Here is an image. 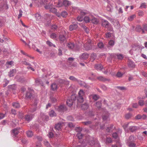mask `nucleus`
I'll use <instances>...</instances> for the list:
<instances>
[{
    "mask_svg": "<svg viewBox=\"0 0 147 147\" xmlns=\"http://www.w3.org/2000/svg\"><path fill=\"white\" fill-rule=\"evenodd\" d=\"M67 15V12L66 11L63 12L61 14V16L63 17H66Z\"/></svg>",
    "mask_w": 147,
    "mask_h": 147,
    "instance_id": "48",
    "label": "nucleus"
},
{
    "mask_svg": "<svg viewBox=\"0 0 147 147\" xmlns=\"http://www.w3.org/2000/svg\"><path fill=\"white\" fill-rule=\"evenodd\" d=\"M88 54L86 53H84L81 55V58L83 59H88Z\"/></svg>",
    "mask_w": 147,
    "mask_h": 147,
    "instance_id": "15",
    "label": "nucleus"
},
{
    "mask_svg": "<svg viewBox=\"0 0 147 147\" xmlns=\"http://www.w3.org/2000/svg\"><path fill=\"white\" fill-rule=\"evenodd\" d=\"M23 63L26 65H29V66L27 67L28 69H30L32 71H34L35 69L32 67L31 65L29 64L26 61L23 62Z\"/></svg>",
    "mask_w": 147,
    "mask_h": 147,
    "instance_id": "12",
    "label": "nucleus"
},
{
    "mask_svg": "<svg viewBox=\"0 0 147 147\" xmlns=\"http://www.w3.org/2000/svg\"><path fill=\"white\" fill-rule=\"evenodd\" d=\"M22 11L21 10H19V13L18 15V19L20 18L21 17H22Z\"/></svg>",
    "mask_w": 147,
    "mask_h": 147,
    "instance_id": "61",
    "label": "nucleus"
},
{
    "mask_svg": "<svg viewBox=\"0 0 147 147\" xmlns=\"http://www.w3.org/2000/svg\"><path fill=\"white\" fill-rule=\"evenodd\" d=\"M58 110L59 111H63L66 110V109L64 105H61L58 107Z\"/></svg>",
    "mask_w": 147,
    "mask_h": 147,
    "instance_id": "17",
    "label": "nucleus"
},
{
    "mask_svg": "<svg viewBox=\"0 0 147 147\" xmlns=\"http://www.w3.org/2000/svg\"><path fill=\"white\" fill-rule=\"evenodd\" d=\"M96 54L92 53L91 54L90 57V60L93 61L96 58Z\"/></svg>",
    "mask_w": 147,
    "mask_h": 147,
    "instance_id": "20",
    "label": "nucleus"
},
{
    "mask_svg": "<svg viewBox=\"0 0 147 147\" xmlns=\"http://www.w3.org/2000/svg\"><path fill=\"white\" fill-rule=\"evenodd\" d=\"M13 63V61H8L6 63V66L7 67H9L8 66L9 65H11Z\"/></svg>",
    "mask_w": 147,
    "mask_h": 147,
    "instance_id": "45",
    "label": "nucleus"
},
{
    "mask_svg": "<svg viewBox=\"0 0 147 147\" xmlns=\"http://www.w3.org/2000/svg\"><path fill=\"white\" fill-rule=\"evenodd\" d=\"M106 37L107 38H110L111 36V33L109 32H107L105 34Z\"/></svg>",
    "mask_w": 147,
    "mask_h": 147,
    "instance_id": "52",
    "label": "nucleus"
},
{
    "mask_svg": "<svg viewBox=\"0 0 147 147\" xmlns=\"http://www.w3.org/2000/svg\"><path fill=\"white\" fill-rule=\"evenodd\" d=\"M49 115L51 117H53L56 116V114L53 110H51L49 113Z\"/></svg>",
    "mask_w": 147,
    "mask_h": 147,
    "instance_id": "32",
    "label": "nucleus"
},
{
    "mask_svg": "<svg viewBox=\"0 0 147 147\" xmlns=\"http://www.w3.org/2000/svg\"><path fill=\"white\" fill-rule=\"evenodd\" d=\"M136 17V15L135 14L132 15L128 17V20L130 21H132Z\"/></svg>",
    "mask_w": 147,
    "mask_h": 147,
    "instance_id": "29",
    "label": "nucleus"
},
{
    "mask_svg": "<svg viewBox=\"0 0 147 147\" xmlns=\"http://www.w3.org/2000/svg\"><path fill=\"white\" fill-rule=\"evenodd\" d=\"M67 46L69 48L71 49H73L74 47V44L71 42H69Z\"/></svg>",
    "mask_w": 147,
    "mask_h": 147,
    "instance_id": "31",
    "label": "nucleus"
},
{
    "mask_svg": "<svg viewBox=\"0 0 147 147\" xmlns=\"http://www.w3.org/2000/svg\"><path fill=\"white\" fill-rule=\"evenodd\" d=\"M85 96L84 92L82 89L80 90L78 93L77 99L78 101L82 103L84 101V98Z\"/></svg>",
    "mask_w": 147,
    "mask_h": 147,
    "instance_id": "2",
    "label": "nucleus"
},
{
    "mask_svg": "<svg viewBox=\"0 0 147 147\" xmlns=\"http://www.w3.org/2000/svg\"><path fill=\"white\" fill-rule=\"evenodd\" d=\"M3 52L4 53V54L6 55H8L7 54H9V52L7 49H4L3 50H2Z\"/></svg>",
    "mask_w": 147,
    "mask_h": 147,
    "instance_id": "50",
    "label": "nucleus"
},
{
    "mask_svg": "<svg viewBox=\"0 0 147 147\" xmlns=\"http://www.w3.org/2000/svg\"><path fill=\"white\" fill-rule=\"evenodd\" d=\"M51 88L52 90H56L57 88V86L56 84L53 83L51 85Z\"/></svg>",
    "mask_w": 147,
    "mask_h": 147,
    "instance_id": "34",
    "label": "nucleus"
},
{
    "mask_svg": "<svg viewBox=\"0 0 147 147\" xmlns=\"http://www.w3.org/2000/svg\"><path fill=\"white\" fill-rule=\"evenodd\" d=\"M132 107L133 108H136L138 107V105L137 103H135L133 104Z\"/></svg>",
    "mask_w": 147,
    "mask_h": 147,
    "instance_id": "64",
    "label": "nucleus"
},
{
    "mask_svg": "<svg viewBox=\"0 0 147 147\" xmlns=\"http://www.w3.org/2000/svg\"><path fill=\"white\" fill-rule=\"evenodd\" d=\"M12 105L14 107L16 108H19L20 107V104L18 102L13 103L12 104Z\"/></svg>",
    "mask_w": 147,
    "mask_h": 147,
    "instance_id": "28",
    "label": "nucleus"
},
{
    "mask_svg": "<svg viewBox=\"0 0 147 147\" xmlns=\"http://www.w3.org/2000/svg\"><path fill=\"white\" fill-rule=\"evenodd\" d=\"M89 144L91 146L94 145L95 143V140L92 137L90 138V140L89 141Z\"/></svg>",
    "mask_w": 147,
    "mask_h": 147,
    "instance_id": "16",
    "label": "nucleus"
},
{
    "mask_svg": "<svg viewBox=\"0 0 147 147\" xmlns=\"http://www.w3.org/2000/svg\"><path fill=\"white\" fill-rule=\"evenodd\" d=\"M77 19V20L80 22L82 21L84 19V18L82 16H78Z\"/></svg>",
    "mask_w": 147,
    "mask_h": 147,
    "instance_id": "44",
    "label": "nucleus"
},
{
    "mask_svg": "<svg viewBox=\"0 0 147 147\" xmlns=\"http://www.w3.org/2000/svg\"><path fill=\"white\" fill-rule=\"evenodd\" d=\"M92 22L94 24H96L99 22V20L94 17H92L91 18Z\"/></svg>",
    "mask_w": 147,
    "mask_h": 147,
    "instance_id": "11",
    "label": "nucleus"
},
{
    "mask_svg": "<svg viewBox=\"0 0 147 147\" xmlns=\"http://www.w3.org/2000/svg\"><path fill=\"white\" fill-rule=\"evenodd\" d=\"M117 57L119 59H121L123 58V57L122 55L121 54H119L117 55Z\"/></svg>",
    "mask_w": 147,
    "mask_h": 147,
    "instance_id": "63",
    "label": "nucleus"
},
{
    "mask_svg": "<svg viewBox=\"0 0 147 147\" xmlns=\"http://www.w3.org/2000/svg\"><path fill=\"white\" fill-rule=\"evenodd\" d=\"M76 130L77 132H80L82 131V128L79 127H77L76 128Z\"/></svg>",
    "mask_w": 147,
    "mask_h": 147,
    "instance_id": "58",
    "label": "nucleus"
},
{
    "mask_svg": "<svg viewBox=\"0 0 147 147\" xmlns=\"http://www.w3.org/2000/svg\"><path fill=\"white\" fill-rule=\"evenodd\" d=\"M113 125H111L108 126L107 127V128L106 129V130L107 131L109 132H111L113 130Z\"/></svg>",
    "mask_w": 147,
    "mask_h": 147,
    "instance_id": "19",
    "label": "nucleus"
},
{
    "mask_svg": "<svg viewBox=\"0 0 147 147\" xmlns=\"http://www.w3.org/2000/svg\"><path fill=\"white\" fill-rule=\"evenodd\" d=\"M128 142L129 146V147H134L136 146V144L134 143V142Z\"/></svg>",
    "mask_w": 147,
    "mask_h": 147,
    "instance_id": "38",
    "label": "nucleus"
},
{
    "mask_svg": "<svg viewBox=\"0 0 147 147\" xmlns=\"http://www.w3.org/2000/svg\"><path fill=\"white\" fill-rule=\"evenodd\" d=\"M138 15L140 16H142L144 15V12L143 11H140L138 13Z\"/></svg>",
    "mask_w": 147,
    "mask_h": 147,
    "instance_id": "51",
    "label": "nucleus"
},
{
    "mask_svg": "<svg viewBox=\"0 0 147 147\" xmlns=\"http://www.w3.org/2000/svg\"><path fill=\"white\" fill-rule=\"evenodd\" d=\"M26 134L28 137H32L33 135L32 132L30 131H28L26 132Z\"/></svg>",
    "mask_w": 147,
    "mask_h": 147,
    "instance_id": "27",
    "label": "nucleus"
},
{
    "mask_svg": "<svg viewBox=\"0 0 147 147\" xmlns=\"http://www.w3.org/2000/svg\"><path fill=\"white\" fill-rule=\"evenodd\" d=\"M123 75V74L121 73V72L119 71L117 72L116 76L117 77L119 78L122 77Z\"/></svg>",
    "mask_w": 147,
    "mask_h": 147,
    "instance_id": "49",
    "label": "nucleus"
},
{
    "mask_svg": "<svg viewBox=\"0 0 147 147\" xmlns=\"http://www.w3.org/2000/svg\"><path fill=\"white\" fill-rule=\"evenodd\" d=\"M96 106L98 108H100L101 106V103L100 102L98 101L96 103Z\"/></svg>",
    "mask_w": 147,
    "mask_h": 147,
    "instance_id": "39",
    "label": "nucleus"
},
{
    "mask_svg": "<svg viewBox=\"0 0 147 147\" xmlns=\"http://www.w3.org/2000/svg\"><path fill=\"white\" fill-rule=\"evenodd\" d=\"M83 136V135L82 134H81L80 133H79L77 134V137L79 139H81Z\"/></svg>",
    "mask_w": 147,
    "mask_h": 147,
    "instance_id": "60",
    "label": "nucleus"
},
{
    "mask_svg": "<svg viewBox=\"0 0 147 147\" xmlns=\"http://www.w3.org/2000/svg\"><path fill=\"white\" fill-rule=\"evenodd\" d=\"M92 17L91 15H89V16H86L84 18V20L86 23L89 22L90 21Z\"/></svg>",
    "mask_w": 147,
    "mask_h": 147,
    "instance_id": "9",
    "label": "nucleus"
},
{
    "mask_svg": "<svg viewBox=\"0 0 147 147\" xmlns=\"http://www.w3.org/2000/svg\"><path fill=\"white\" fill-rule=\"evenodd\" d=\"M97 78L99 81H105L107 80L104 78L103 77L100 76L97 77Z\"/></svg>",
    "mask_w": 147,
    "mask_h": 147,
    "instance_id": "33",
    "label": "nucleus"
},
{
    "mask_svg": "<svg viewBox=\"0 0 147 147\" xmlns=\"http://www.w3.org/2000/svg\"><path fill=\"white\" fill-rule=\"evenodd\" d=\"M33 115L32 114H31L30 115H26L24 117V119L25 120L27 121H30L33 117Z\"/></svg>",
    "mask_w": 147,
    "mask_h": 147,
    "instance_id": "7",
    "label": "nucleus"
},
{
    "mask_svg": "<svg viewBox=\"0 0 147 147\" xmlns=\"http://www.w3.org/2000/svg\"><path fill=\"white\" fill-rule=\"evenodd\" d=\"M35 17L36 20H40L41 19L40 15L38 13H36L35 14Z\"/></svg>",
    "mask_w": 147,
    "mask_h": 147,
    "instance_id": "37",
    "label": "nucleus"
},
{
    "mask_svg": "<svg viewBox=\"0 0 147 147\" xmlns=\"http://www.w3.org/2000/svg\"><path fill=\"white\" fill-rule=\"evenodd\" d=\"M46 44L49 47L53 46L54 47H55V45L53 44L52 42H51L49 40H48L47 41Z\"/></svg>",
    "mask_w": 147,
    "mask_h": 147,
    "instance_id": "36",
    "label": "nucleus"
},
{
    "mask_svg": "<svg viewBox=\"0 0 147 147\" xmlns=\"http://www.w3.org/2000/svg\"><path fill=\"white\" fill-rule=\"evenodd\" d=\"M131 117V115L130 113H128L126 114L125 115L126 119H129Z\"/></svg>",
    "mask_w": 147,
    "mask_h": 147,
    "instance_id": "46",
    "label": "nucleus"
},
{
    "mask_svg": "<svg viewBox=\"0 0 147 147\" xmlns=\"http://www.w3.org/2000/svg\"><path fill=\"white\" fill-rule=\"evenodd\" d=\"M63 4L66 7L68 6L70 4V2L68 1L64 0L63 1Z\"/></svg>",
    "mask_w": 147,
    "mask_h": 147,
    "instance_id": "21",
    "label": "nucleus"
},
{
    "mask_svg": "<svg viewBox=\"0 0 147 147\" xmlns=\"http://www.w3.org/2000/svg\"><path fill=\"white\" fill-rule=\"evenodd\" d=\"M98 47L101 48L103 47V45L102 42H99L98 44Z\"/></svg>",
    "mask_w": 147,
    "mask_h": 147,
    "instance_id": "53",
    "label": "nucleus"
},
{
    "mask_svg": "<svg viewBox=\"0 0 147 147\" xmlns=\"http://www.w3.org/2000/svg\"><path fill=\"white\" fill-rule=\"evenodd\" d=\"M136 138L134 136H131L129 137L128 142H134L136 140Z\"/></svg>",
    "mask_w": 147,
    "mask_h": 147,
    "instance_id": "10",
    "label": "nucleus"
},
{
    "mask_svg": "<svg viewBox=\"0 0 147 147\" xmlns=\"http://www.w3.org/2000/svg\"><path fill=\"white\" fill-rule=\"evenodd\" d=\"M16 72V70L13 69L11 70L9 73V76L10 77L13 76L14 74Z\"/></svg>",
    "mask_w": 147,
    "mask_h": 147,
    "instance_id": "22",
    "label": "nucleus"
},
{
    "mask_svg": "<svg viewBox=\"0 0 147 147\" xmlns=\"http://www.w3.org/2000/svg\"><path fill=\"white\" fill-rule=\"evenodd\" d=\"M69 79L71 80L77 82H79V81L77 78H76L73 76H70L69 78Z\"/></svg>",
    "mask_w": 147,
    "mask_h": 147,
    "instance_id": "30",
    "label": "nucleus"
},
{
    "mask_svg": "<svg viewBox=\"0 0 147 147\" xmlns=\"http://www.w3.org/2000/svg\"><path fill=\"white\" fill-rule=\"evenodd\" d=\"M95 68L98 70H101L103 68V66L100 64H98L95 65Z\"/></svg>",
    "mask_w": 147,
    "mask_h": 147,
    "instance_id": "14",
    "label": "nucleus"
},
{
    "mask_svg": "<svg viewBox=\"0 0 147 147\" xmlns=\"http://www.w3.org/2000/svg\"><path fill=\"white\" fill-rule=\"evenodd\" d=\"M117 88L118 89L121 90H126L125 88L124 87L117 86Z\"/></svg>",
    "mask_w": 147,
    "mask_h": 147,
    "instance_id": "54",
    "label": "nucleus"
},
{
    "mask_svg": "<svg viewBox=\"0 0 147 147\" xmlns=\"http://www.w3.org/2000/svg\"><path fill=\"white\" fill-rule=\"evenodd\" d=\"M88 107V104L86 103L82 105L81 106V109L82 110L87 109Z\"/></svg>",
    "mask_w": 147,
    "mask_h": 147,
    "instance_id": "18",
    "label": "nucleus"
},
{
    "mask_svg": "<svg viewBox=\"0 0 147 147\" xmlns=\"http://www.w3.org/2000/svg\"><path fill=\"white\" fill-rule=\"evenodd\" d=\"M145 31H147V24H144L143 25L142 32V34L145 33Z\"/></svg>",
    "mask_w": 147,
    "mask_h": 147,
    "instance_id": "25",
    "label": "nucleus"
},
{
    "mask_svg": "<svg viewBox=\"0 0 147 147\" xmlns=\"http://www.w3.org/2000/svg\"><path fill=\"white\" fill-rule=\"evenodd\" d=\"M92 97L93 99L95 100H97L98 98V96L96 95H93Z\"/></svg>",
    "mask_w": 147,
    "mask_h": 147,
    "instance_id": "59",
    "label": "nucleus"
},
{
    "mask_svg": "<svg viewBox=\"0 0 147 147\" xmlns=\"http://www.w3.org/2000/svg\"><path fill=\"white\" fill-rule=\"evenodd\" d=\"M111 70H110V69H107V70L106 71H105L104 72V73L105 74H107V73H109V74H111L112 73V69H111Z\"/></svg>",
    "mask_w": 147,
    "mask_h": 147,
    "instance_id": "41",
    "label": "nucleus"
},
{
    "mask_svg": "<svg viewBox=\"0 0 147 147\" xmlns=\"http://www.w3.org/2000/svg\"><path fill=\"white\" fill-rule=\"evenodd\" d=\"M71 99H68L66 102L67 105L69 107L71 106L73 103V101L76 100V96L74 95H72Z\"/></svg>",
    "mask_w": 147,
    "mask_h": 147,
    "instance_id": "3",
    "label": "nucleus"
},
{
    "mask_svg": "<svg viewBox=\"0 0 147 147\" xmlns=\"http://www.w3.org/2000/svg\"><path fill=\"white\" fill-rule=\"evenodd\" d=\"M112 141V140L111 138L107 137V138L105 143L106 144L111 143Z\"/></svg>",
    "mask_w": 147,
    "mask_h": 147,
    "instance_id": "35",
    "label": "nucleus"
},
{
    "mask_svg": "<svg viewBox=\"0 0 147 147\" xmlns=\"http://www.w3.org/2000/svg\"><path fill=\"white\" fill-rule=\"evenodd\" d=\"M144 101L143 100H140L138 101V104L140 106H143L144 105Z\"/></svg>",
    "mask_w": 147,
    "mask_h": 147,
    "instance_id": "40",
    "label": "nucleus"
},
{
    "mask_svg": "<svg viewBox=\"0 0 147 147\" xmlns=\"http://www.w3.org/2000/svg\"><path fill=\"white\" fill-rule=\"evenodd\" d=\"M114 43V41L113 40H111L109 42V45L111 46H113Z\"/></svg>",
    "mask_w": 147,
    "mask_h": 147,
    "instance_id": "56",
    "label": "nucleus"
},
{
    "mask_svg": "<svg viewBox=\"0 0 147 147\" xmlns=\"http://www.w3.org/2000/svg\"><path fill=\"white\" fill-rule=\"evenodd\" d=\"M13 133L15 134V135H17L19 132V131H18V129H15L13 130Z\"/></svg>",
    "mask_w": 147,
    "mask_h": 147,
    "instance_id": "42",
    "label": "nucleus"
},
{
    "mask_svg": "<svg viewBox=\"0 0 147 147\" xmlns=\"http://www.w3.org/2000/svg\"><path fill=\"white\" fill-rule=\"evenodd\" d=\"M59 39L60 41L63 42L65 40L66 38L64 35H60L59 36Z\"/></svg>",
    "mask_w": 147,
    "mask_h": 147,
    "instance_id": "26",
    "label": "nucleus"
},
{
    "mask_svg": "<svg viewBox=\"0 0 147 147\" xmlns=\"http://www.w3.org/2000/svg\"><path fill=\"white\" fill-rule=\"evenodd\" d=\"M109 22L107 20H102V25L103 26L105 27H107L109 25Z\"/></svg>",
    "mask_w": 147,
    "mask_h": 147,
    "instance_id": "13",
    "label": "nucleus"
},
{
    "mask_svg": "<svg viewBox=\"0 0 147 147\" xmlns=\"http://www.w3.org/2000/svg\"><path fill=\"white\" fill-rule=\"evenodd\" d=\"M65 124L63 123H59L56 125L55 126V129L59 131L63 127V125H65Z\"/></svg>",
    "mask_w": 147,
    "mask_h": 147,
    "instance_id": "5",
    "label": "nucleus"
},
{
    "mask_svg": "<svg viewBox=\"0 0 147 147\" xmlns=\"http://www.w3.org/2000/svg\"><path fill=\"white\" fill-rule=\"evenodd\" d=\"M77 28V25L76 24H74L70 25L69 29L70 31H72L76 30Z\"/></svg>",
    "mask_w": 147,
    "mask_h": 147,
    "instance_id": "8",
    "label": "nucleus"
},
{
    "mask_svg": "<svg viewBox=\"0 0 147 147\" xmlns=\"http://www.w3.org/2000/svg\"><path fill=\"white\" fill-rule=\"evenodd\" d=\"M45 7L47 9H50V11L52 12L55 13L57 12V10L54 8L52 7V6L51 5H46L45 6Z\"/></svg>",
    "mask_w": 147,
    "mask_h": 147,
    "instance_id": "4",
    "label": "nucleus"
},
{
    "mask_svg": "<svg viewBox=\"0 0 147 147\" xmlns=\"http://www.w3.org/2000/svg\"><path fill=\"white\" fill-rule=\"evenodd\" d=\"M50 37L51 38H55L56 37V34L54 33H53L51 35Z\"/></svg>",
    "mask_w": 147,
    "mask_h": 147,
    "instance_id": "55",
    "label": "nucleus"
},
{
    "mask_svg": "<svg viewBox=\"0 0 147 147\" xmlns=\"http://www.w3.org/2000/svg\"><path fill=\"white\" fill-rule=\"evenodd\" d=\"M8 8V6L5 3H1L0 4V11H3L7 9Z\"/></svg>",
    "mask_w": 147,
    "mask_h": 147,
    "instance_id": "6",
    "label": "nucleus"
},
{
    "mask_svg": "<svg viewBox=\"0 0 147 147\" xmlns=\"http://www.w3.org/2000/svg\"><path fill=\"white\" fill-rule=\"evenodd\" d=\"M136 31L140 32L142 31V28L141 27L140 25H137L136 28Z\"/></svg>",
    "mask_w": 147,
    "mask_h": 147,
    "instance_id": "24",
    "label": "nucleus"
},
{
    "mask_svg": "<svg viewBox=\"0 0 147 147\" xmlns=\"http://www.w3.org/2000/svg\"><path fill=\"white\" fill-rule=\"evenodd\" d=\"M88 13V12L85 10L82 11H80V14L81 15H84L87 14Z\"/></svg>",
    "mask_w": 147,
    "mask_h": 147,
    "instance_id": "43",
    "label": "nucleus"
},
{
    "mask_svg": "<svg viewBox=\"0 0 147 147\" xmlns=\"http://www.w3.org/2000/svg\"><path fill=\"white\" fill-rule=\"evenodd\" d=\"M48 136L49 138H52L53 136V134L52 132H50L49 133Z\"/></svg>",
    "mask_w": 147,
    "mask_h": 147,
    "instance_id": "62",
    "label": "nucleus"
},
{
    "mask_svg": "<svg viewBox=\"0 0 147 147\" xmlns=\"http://www.w3.org/2000/svg\"><path fill=\"white\" fill-rule=\"evenodd\" d=\"M84 47L85 50H89L91 49V47L90 44H89L87 45V44L84 45Z\"/></svg>",
    "mask_w": 147,
    "mask_h": 147,
    "instance_id": "23",
    "label": "nucleus"
},
{
    "mask_svg": "<svg viewBox=\"0 0 147 147\" xmlns=\"http://www.w3.org/2000/svg\"><path fill=\"white\" fill-rule=\"evenodd\" d=\"M109 116V114H107L106 115H103L102 117L104 121L106 120Z\"/></svg>",
    "mask_w": 147,
    "mask_h": 147,
    "instance_id": "47",
    "label": "nucleus"
},
{
    "mask_svg": "<svg viewBox=\"0 0 147 147\" xmlns=\"http://www.w3.org/2000/svg\"><path fill=\"white\" fill-rule=\"evenodd\" d=\"M132 122H129L127 123L124 124L123 126V128L125 130L127 127H128V129L129 131L132 132H134L136 131L139 128L137 126H133Z\"/></svg>",
    "mask_w": 147,
    "mask_h": 147,
    "instance_id": "1",
    "label": "nucleus"
},
{
    "mask_svg": "<svg viewBox=\"0 0 147 147\" xmlns=\"http://www.w3.org/2000/svg\"><path fill=\"white\" fill-rule=\"evenodd\" d=\"M57 27V26L55 25H53L51 27V29L53 30H56Z\"/></svg>",
    "mask_w": 147,
    "mask_h": 147,
    "instance_id": "57",
    "label": "nucleus"
}]
</instances>
